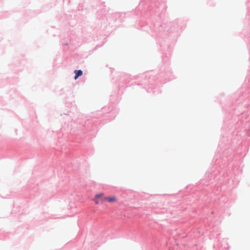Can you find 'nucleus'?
I'll use <instances>...</instances> for the list:
<instances>
[{"instance_id": "7ed1b4c3", "label": "nucleus", "mask_w": 250, "mask_h": 250, "mask_svg": "<svg viewBox=\"0 0 250 250\" xmlns=\"http://www.w3.org/2000/svg\"><path fill=\"white\" fill-rule=\"evenodd\" d=\"M76 75L75 76V79L76 80L79 76H81L83 75V71L82 70H76L74 71Z\"/></svg>"}, {"instance_id": "f257e3e1", "label": "nucleus", "mask_w": 250, "mask_h": 250, "mask_svg": "<svg viewBox=\"0 0 250 250\" xmlns=\"http://www.w3.org/2000/svg\"><path fill=\"white\" fill-rule=\"evenodd\" d=\"M118 198L115 196H109V197H104L103 199H101V201L102 202L107 201L110 203H113L117 202Z\"/></svg>"}, {"instance_id": "f03ea898", "label": "nucleus", "mask_w": 250, "mask_h": 250, "mask_svg": "<svg viewBox=\"0 0 250 250\" xmlns=\"http://www.w3.org/2000/svg\"><path fill=\"white\" fill-rule=\"evenodd\" d=\"M104 197V193H100L97 194L95 195V198L93 200L95 202L96 204H98L100 202V199H101V200Z\"/></svg>"}]
</instances>
